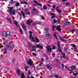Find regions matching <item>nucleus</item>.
Segmentation results:
<instances>
[{
  "label": "nucleus",
  "mask_w": 78,
  "mask_h": 78,
  "mask_svg": "<svg viewBox=\"0 0 78 78\" xmlns=\"http://www.w3.org/2000/svg\"><path fill=\"white\" fill-rule=\"evenodd\" d=\"M56 30H57V31H60L61 30V29L60 28V26L58 25L57 27H56Z\"/></svg>",
  "instance_id": "9d476101"
},
{
  "label": "nucleus",
  "mask_w": 78,
  "mask_h": 78,
  "mask_svg": "<svg viewBox=\"0 0 78 78\" xmlns=\"http://www.w3.org/2000/svg\"><path fill=\"white\" fill-rule=\"evenodd\" d=\"M6 35L7 36H10V34H9L10 33L9 31H7L6 32Z\"/></svg>",
  "instance_id": "6ab92c4d"
},
{
  "label": "nucleus",
  "mask_w": 78,
  "mask_h": 78,
  "mask_svg": "<svg viewBox=\"0 0 78 78\" xmlns=\"http://www.w3.org/2000/svg\"><path fill=\"white\" fill-rule=\"evenodd\" d=\"M34 2L35 3H36L37 4L38 3V2H37V1L34 0Z\"/></svg>",
  "instance_id": "864d4df0"
},
{
  "label": "nucleus",
  "mask_w": 78,
  "mask_h": 78,
  "mask_svg": "<svg viewBox=\"0 0 78 78\" xmlns=\"http://www.w3.org/2000/svg\"><path fill=\"white\" fill-rule=\"evenodd\" d=\"M29 34H30L29 35V38H30V40H31V38H32V34H31L32 33V32H31V31H29Z\"/></svg>",
  "instance_id": "6e6552de"
},
{
  "label": "nucleus",
  "mask_w": 78,
  "mask_h": 78,
  "mask_svg": "<svg viewBox=\"0 0 78 78\" xmlns=\"http://www.w3.org/2000/svg\"><path fill=\"white\" fill-rule=\"evenodd\" d=\"M55 7H56V5H54L53 6V8H55Z\"/></svg>",
  "instance_id": "bf43d9fd"
},
{
  "label": "nucleus",
  "mask_w": 78,
  "mask_h": 78,
  "mask_svg": "<svg viewBox=\"0 0 78 78\" xmlns=\"http://www.w3.org/2000/svg\"><path fill=\"white\" fill-rule=\"evenodd\" d=\"M75 30L73 29L72 30L71 32H72V33H74V32H75Z\"/></svg>",
  "instance_id": "79ce46f5"
},
{
  "label": "nucleus",
  "mask_w": 78,
  "mask_h": 78,
  "mask_svg": "<svg viewBox=\"0 0 78 78\" xmlns=\"http://www.w3.org/2000/svg\"><path fill=\"white\" fill-rule=\"evenodd\" d=\"M36 23H34L33 25V27L36 26Z\"/></svg>",
  "instance_id": "603ef678"
},
{
  "label": "nucleus",
  "mask_w": 78,
  "mask_h": 78,
  "mask_svg": "<svg viewBox=\"0 0 78 78\" xmlns=\"http://www.w3.org/2000/svg\"><path fill=\"white\" fill-rule=\"evenodd\" d=\"M21 13H22L23 18H25V13H24L23 12H21Z\"/></svg>",
  "instance_id": "aec40b11"
},
{
  "label": "nucleus",
  "mask_w": 78,
  "mask_h": 78,
  "mask_svg": "<svg viewBox=\"0 0 78 78\" xmlns=\"http://www.w3.org/2000/svg\"><path fill=\"white\" fill-rule=\"evenodd\" d=\"M15 5L16 6V7H18V6H19L20 5L19 4V2H17L15 4Z\"/></svg>",
  "instance_id": "412c9836"
},
{
  "label": "nucleus",
  "mask_w": 78,
  "mask_h": 78,
  "mask_svg": "<svg viewBox=\"0 0 78 78\" xmlns=\"http://www.w3.org/2000/svg\"><path fill=\"white\" fill-rule=\"evenodd\" d=\"M31 44L30 43L28 44L29 47H31Z\"/></svg>",
  "instance_id": "5fc2aeb1"
},
{
  "label": "nucleus",
  "mask_w": 78,
  "mask_h": 78,
  "mask_svg": "<svg viewBox=\"0 0 78 78\" xmlns=\"http://www.w3.org/2000/svg\"><path fill=\"white\" fill-rule=\"evenodd\" d=\"M2 34L3 36H5V37H6V32L5 31L3 32L2 33Z\"/></svg>",
  "instance_id": "f3484780"
},
{
  "label": "nucleus",
  "mask_w": 78,
  "mask_h": 78,
  "mask_svg": "<svg viewBox=\"0 0 78 78\" xmlns=\"http://www.w3.org/2000/svg\"><path fill=\"white\" fill-rule=\"evenodd\" d=\"M43 8L44 10H45V9H47V7L46 6L44 5L43 7Z\"/></svg>",
  "instance_id": "cd10ccee"
},
{
  "label": "nucleus",
  "mask_w": 78,
  "mask_h": 78,
  "mask_svg": "<svg viewBox=\"0 0 78 78\" xmlns=\"http://www.w3.org/2000/svg\"><path fill=\"white\" fill-rule=\"evenodd\" d=\"M14 47V45L13 44L11 46V44L8 43L5 46V47L4 48V50L5 52V54L7 53V50H12L13 49V48Z\"/></svg>",
  "instance_id": "f257e3e1"
},
{
  "label": "nucleus",
  "mask_w": 78,
  "mask_h": 78,
  "mask_svg": "<svg viewBox=\"0 0 78 78\" xmlns=\"http://www.w3.org/2000/svg\"><path fill=\"white\" fill-rule=\"evenodd\" d=\"M17 73H20V69H19L17 68Z\"/></svg>",
  "instance_id": "473e14b6"
},
{
  "label": "nucleus",
  "mask_w": 78,
  "mask_h": 78,
  "mask_svg": "<svg viewBox=\"0 0 78 78\" xmlns=\"http://www.w3.org/2000/svg\"><path fill=\"white\" fill-rule=\"evenodd\" d=\"M62 68H64V64L63 63L62 64Z\"/></svg>",
  "instance_id": "338daca9"
},
{
  "label": "nucleus",
  "mask_w": 78,
  "mask_h": 78,
  "mask_svg": "<svg viewBox=\"0 0 78 78\" xmlns=\"http://www.w3.org/2000/svg\"><path fill=\"white\" fill-rule=\"evenodd\" d=\"M46 48L48 51H49V52H51V47H50V46L48 45L46 47Z\"/></svg>",
  "instance_id": "7ed1b4c3"
},
{
  "label": "nucleus",
  "mask_w": 78,
  "mask_h": 78,
  "mask_svg": "<svg viewBox=\"0 0 78 78\" xmlns=\"http://www.w3.org/2000/svg\"><path fill=\"white\" fill-rule=\"evenodd\" d=\"M28 9H25L24 10V11L25 13H27L28 12Z\"/></svg>",
  "instance_id": "bb28decb"
},
{
  "label": "nucleus",
  "mask_w": 78,
  "mask_h": 78,
  "mask_svg": "<svg viewBox=\"0 0 78 78\" xmlns=\"http://www.w3.org/2000/svg\"><path fill=\"white\" fill-rule=\"evenodd\" d=\"M21 4H25V5H28V3L25 1L21 2Z\"/></svg>",
  "instance_id": "a211bd4d"
},
{
  "label": "nucleus",
  "mask_w": 78,
  "mask_h": 78,
  "mask_svg": "<svg viewBox=\"0 0 78 78\" xmlns=\"http://www.w3.org/2000/svg\"><path fill=\"white\" fill-rule=\"evenodd\" d=\"M57 46L59 48H60V44L59 43V42H58Z\"/></svg>",
  "instance_id": "c756f323"
},
{
  "label": "nucleus",
  "mask_w": 78,
  "mask_h": 78,
  "mask_svg": "<svg viewBox=\"0 0 78 78\" xmlns=\"http://www.w3.org/2000/svg\"><path fill=\"white\" fill-rule=\"evenodd\" d=\"M55 48H56V47H55V46H53L52 48V50H54V49H55Z\"/></svg>",
  "instance_id": "a18cd8bd"
},
{
  "label": "nucleus",
  "mask_w": 78,
  "mask_h": 78,
  "mask_svg": "<svg viewBox=\"0 0 78 78\" xmlns=\"http://www.w3.org/2000/svg\"><path fill=\"white\" fill-rule=\"evenodd\" d=\"M36 46H34L33 47L32 49H31L32 51H35L36 50Z\"/></svg>",
  "instance_id": "dca6fc26"
},
{
  "label": "nucleus",
  "mask_w": 78,
  "mask_h": 78,
  "mask_svg": "<svg viewBox=\"0 0 78 78\" xmlns=\"http://www.w3.org/2000/svg\"><path fill=\"white\" fill-rule=\"evenodd\" d=\"M73 71H71L69 73L70 74H72V73H73Z\"/></svg>",
  "instance_id": "4d7b16f0"
},
{
  "label": "nucleus",
  "mask_w": 78,
  "mask_h": 78,
  "mask_svg": "<svg viewBox=\"0 0 78 78\" xmlns=\"http://www.w3.org/2000/svg\"><path fill=\"white\" fill-rule=\"evenodd\" d=\"M53 22H54V23H56V22H57V20H56L55 19H54L53 20Z\"/></svg>",
  "instance_id": "a19ab883"
},
{
  "label": "nucleus",
  "mask_w": 78,
  "mask_h": 78,
  "mask_svg": "<svg viewBox=\"0 0 78 78\" xmlns=\"http://www.w3.org/2000/svg\"><path fill=\"white\" fill-rule=\"evenodd\" d=\"M32 54L34 56H36V54L34 53H33Z\"/></svg>",
  "instance_id": "c03bdc74"
},
{
  "label": "nucleus",
  "mask_w": 78,
  "mask_h": 78,
  "mask_svg": "<svg viewBox=\"0 0 78 78\" xmlns=\"http://www.w3.org/2000/svg\"><path fill=\"white\" fill-rule=\"evenodd\" d=\"M19 16H20V20H21V19H22V15L20 14L19 15Z\"/></svg>",
  "instance_id": "37998d69"
},
{
  "label": "nucleus",
  "mask_w": 78,
  "mask_h": 78,
  "mask_svg": "<svg viewBox=\"0 0 78 78\" xmlns=\"http://www.w3.org/2000/svg\"><path fill=\"white\" fill-rule=\"evenodd\" d=\"M20 31L21 33V34H23V31H22V30H20Z\"/></svg>",
  "instance_id": "3c124183"
},
{
  "label": "nucleus",
  "mask_w": 78,
  "mask_h": 78,
  "mask_svg": "<svg viewBox=\"0 0 78 78\" xmlns=\"http://www.w3.org/2000/svg\"><path fill=\"white\" fill-rule=\"evenodd\" d=\"M32 41H33V42H34L35 41V40H34V38L33 37H32Z\"/></svg>",
  "instance_id": "e433bc0d"
},
{
  "label": "nucleus",
  "mask_w": 78,
  "mask_h": 78,
  "mask_svg": "<svg viewBox=\"0 0 78 78\" xmlns=\"http://www.w3.org/2000/svg\"><path fill=\"white\" fill-rule=\"evenodd\" d=\"M37 11V9H35V8H34L33 9L32 11Z\"/></svg>",
  "instance_id": "ea45409f"
},
{
  "label": "nucleus",
  "mask_w": 78,
  "mask_h": 78,
  "mask_svg": "<svg viewBox=\"0 0 78 78\" xmlns=\"http://www.w3.org/2000/svg\"><path fill=\"white\" fill-rule=\"evenodd\" d=\"M76 32L77 34H78V30H76Z\"/></svg>",
  "instance_id": "680f3d73"
},
{
  "label": "nucleus",
  "mask_w": 78,
  "mask_h": 78,
  "mask_svg": "<svg viewBox=\"0 0 78 78\" xmlns=\"http://www.w3.org/2000/svg\"><path fill=\"white\" fill-rule=\"evenodd\" d=\"M36 48H38V47H39L41 49H42V48H43V46H40V45L38 44L36 45Z\"/></svg>",
  "instance_id": "1a4fd4ad"
},
{
  "label": "nucleus",
  "mask_w": 78,
  "mask_h": 78,
  "mask_svg": "<svg viewBox=\"0 0 78 78\" xmlns=\"http://www.w3.org/2000/svg\"><path fill=\"white\" fill-rule=\"evenodd\" d=\"M14 23H15V25H16V27H17V26L18 25V23H17V21H15L14 22Z\"/></svg>",
  "instance_id": "4be33fe9"
},
{
  "label": "nucleus",
  "mask_w": 78,
  "mask_h": 78,
  "mask_svg": "<svg viewBox=\"0 0 78 78\" xmlns=\"http://www.w3.org/2000/svg\"><path fill=\"white\" fill-rule=\"evenodd\" d=\"M54 76L56 78H58V75L56 74Z\"/></svg>",
  "instance_id": "8fccbe9b"
},
{
  "label": "nucleus",
  "mask_w": 78,
  "mask_h": 78,
  "mask_svg": "<svg viewBox=\"0 0 78 78\" xmlns=\"http://www.w3.org/2000/svg\"><path fill=\"white\" fill-rule=\"evenodd\" d=\"M56 28V26H53L52 29V31H54V30H55V28Z\"/></svg>",
  "instance_id": "393cba45"
},
{
  "label": "nucleus",
  "mask_w": 78,
  "mask_h": 78,
  "mask_svg": "<svg viewBox=\"0 0 78 78\" xmlns=\"http://www.w3.org/2000/svg\"><path fill=\"white\" fill-rule=\"evenodd\" d=\"M37 5H39V6H42V5L41 4L38 3Z\"/></svg>",
  "instance_id": "13d9d810"
},
{
  "label": "nucleus",
  "mask_w": 78,
  "mask_h": 78,
  "mask_svg": "<svg viewBox=\"0 0 78 78\" xmlns=\"http://www.w3.org/2000/svg\"><path fill=\"white\" fill-rule=\"evenodd\" d=\"M33 6H36V4H34L33 5Z\"/></svg>",
  "instance_id": "69168bd1"
},
{
  "label": "nucleus",
  "mask_w": 78,
  "mask_h": 78,
  "mask_svg": "<svg viewBox=\"0 0 78 78\" xmlns=\"http://www.w3.org/2000/svg\"><path fill=\"white\" fill-rule=\"evenodd\" d=\"M30 78H34V77L33 76H31Z\"/></svg>",
  "instance_id": "774afa93"
},
{
  "label": "nucleus",
  "mask_w": 78,
  "mask_h": 78,
  "mask_svg": "<svg viewBox=\"0 0 78 78\" xmlns=\"http://www.w3.org/2000/svg\"><path fill=\"white\" fill-rule=\"evenodd\" d=\"M64 50H65V51H67V48H64Z\"/></svg>",
  "instance_id": "09e8293b"
},
{
  "label": "nucleus",
  "mask_w": 78,
  "mask_h": 78,
  "mask_svg": "<svg viewBox=\"0 0 78 78\" xmlns=\"http://www.w3.org/2000/svg\"><path fill=\"white\" fill-rule=\"evenodd\" d=\"M73 47L74 48L75 50L76 48V45L75 44H73L72 45Z\"/></svg>",
  "instance_id": "c85d7f7f"
},
{
  "label": "nucleus",
  "mask_w": 78,
  "mask_h": 78,
  "mask_svg": "<svg viewBox=\"0 0 78 78\" xmlns=\"http://www.w3.org/2000/svg\"><path fill=\"white\" fill-rule=\"evenodd\" d=\"M60 6H58L56 8V10H58V9H59V8Z\"/></svg>",
  "instance_id": "49530a36"
},
{
  "label": "nucleus",
  "mask_w": 78,
  "mask_h": 78,
  "mask_svg": "<svg viewBox=\"0 0 78 78\" xmlns=\"http://www.w3.org/2000/svg\"><path fill=\"white\" fill-rule=\"evenodd\" d=\"M26 13L27 14H28V15H29V14H30V13L29 12H27Z\"/></svg>",
  "instance_id": "e2e57ef3"
},
{
  "label": "nucleus",
  "mask_w": 78,
  "mask_h": 78,
  "mask_svg": "<svg viewBox=\"0 0 78 78\" xmlns=\"http://www.w3.org/2000/svg\"><path fill=\"white\" fill-rule=\"evenodd\" d=\"M35 41L37 43H38L39 42V39L36 37H35Z\"/></svg>",
  "instance_id": "2eb2a0df"
},
{
  "label": "nucleus",
  "mask_w": 78,
  "mask_h": 78,
  "mask_svg": "<svg viewBox=\"0 0 78 78\" xmlns=\"http://www.w3.org/2000/svg\"><path fill=\"white\" fill-rule=\"evenodd\" d=\"M48 28H45L44 29V31L45 32V33H47V32H48Z\"/></svg>",
  "instance_id": "b1692460"
},
{
  "label": "nucleus",
  "mask_w": 78,
  "mask_h": 78,
  "mask_svg": "<svg viewBox=\"0 0 78 78\" xmlns=\"http://www.w3.org/2000/svg\"><path fill=\"white\" fill-rule=\"evenodd\" d=\"M61 41H62V42H67V41H66L64 40L61 39Z\"/></svg>",
  "instance_id": "f704fd0d"
},
{
  "label": "nucleus",
  "mask_w": 78,
  "mask_h": 78,
  "mask_svg": "<svg viewBox=\"0 0 78 78\" xmlns=\"http://www.w3.org/2000/svg\"><path fill=\"white\" fill-rule=\"evenodd\" d=\"M57 11L58 13H61V10L59 9L57 10Z\"/></svg>",
  "instance_id": "a878e982"
},
{
  "label": "nucleus",
  "mask_w": 78,
  "mask_h": 78,
  "mask_svg": "<svg viewBox=\"0 0 78 78\" xmlns=\"http://www.w3.org/2000/svg\"><path fill=\"white\" fill-rule=\"evenodd\" d=\"M50 15H52L53 16L51 17V19H53V18H55V14L53 13H50Z\"/></svg>",
  "instance_id": "9b49d317"
},
{
  "label": "nucleus",
  "mask_w": 78,
  "mask_h": 78,
  "mask_svg": "<svg viewBox=\"0 0 78 78\" xmlns=\"http://www.w3.org/2000/svg\"><path fill=\"white\" fill-rule=\"evenodd\" d=\"M28 69V66H27L25 67V69H26V72L27 71Z\"/></svg>",
  "instance_id": "c9c22d12"
},
{
  "label": "nucleus",
  "mask_w": 78,
  "mask_h": 78,
  "mask_svg": "<svg viewBox=\"0 0 78 78\" xmlns=\"http://www.w3.org/2000/svg\"><path fill=\"white\" fill-rule=\"evenodd\" d=\"M41 18L43 19V20H45V17L44 16H41Z\"/></svg>",
  "instance_id": "4c0bfd02"
},
{
  "label": "nucleus",
  "mask_w": 78,
  "mask_h": 78,
  "mask_svg": "<svg viewBox=\"0 0 78 78\" xmlns=\"http://www.w3.org/2000/svg\"><path fill=\"white\" fill-rule=\"evenodd\" d=\"M51 37V35L48 34H47L46 37V39H49V38H50Z\"/></svg>",
  "instance_id": "0eeeda50"
},
{
  "label": "nucleus",
  "mask_w": 78,
  "mask_h": 78,
  "mask_svg": "<svg viewBox=\"0 0 78 78\" xmlns=\"http://www.w3.org/2000/svg\"><path fill=\"white\" fill-rule=\"evenodd\" d=\"M42 64H43V62H41L40 63V66H41V65H42Z\"/></svg>",
  "instance_id": "0e129e2a"
},
{
  "label": "nucleus",
  "mask_w": 78,
  "mask_h": 78,
  "mask_svg": "<svg viewBox=\"0 0 78 78\" xmlns=\"http://www.w3.org/2000/svg\"><path fill=\"white\" fill-rule=\"evenodd\" d=\"M64 24L66 25H69L70 24V22L68 21H65L64 22Z\"/></svg>",
  "instance_id": "20e7f679"
},
{
  "label": "nucleus",
  "mask_w": 78,
  "mask_h": 78,
  "mask_svg": "<svg viewBox=\"0 0 78 78\" xmlns=\"http://www.w3.org/2000/svg\"><path fill=\"white\" fill-rule=\"evenodd\" d=\"M62 57L63 58H66V56H65V54L62 53Z\"/></svg>",
  "instance_id": "7c9ffc66"
},
{
  "label": "nucleus",
  "mask_w": 78,
  "mask_h": 78,
  "mask_svg": "<svg viewBox=\"0 0 78 78\" xmlns=\"http://www.w3.org/2000/svg\"><path fill=\"white\" fill-rule=\"evenodd\" d=\"M15 3V2L14 1H10L9 4H12L13 3Z\"/></svg>",
  "instance_id": "72a5a7b5"
},
{
  "label": "nucleus",
  "mask_w": 78,
  "mask_h": 78,
  "mask_svg": "<svg viewBox=\"0 0 78 78\" xmlns=\"http://www.w3.org/2000/svg\"><path fill=\"white\" fill-rule=\"evenodd\" d=\"M8 8H9L10 10V12H9L10 15H15L16 14V11L15 10H13L12 8H11L9 7H8Z\"/></svg>",
  "instance_id": "f03ea898"
},
{
  "label": "nucleus",
  "mask_w": 78,
  "mask_h": 78,
  "mask_svg": "<svg viewBox=\"0 0 78 78\" xmlns=\"http://www.w3.org/2000/svg\"><path fill=\"white\" fill-rule=\"evenodd\" d=\"M28 63L29 65H30V66L31 65L33 64L31 60H28Z\"/></svg>",
  "instance_id": "4468645a"
},
{
  "label": "nucleus",
  "mask_w": 78,
  "mask_h": 78,
  "mask_svg": "<svg viewBox=\"0 0 78 78\" xmlns=\"http://www.w3.org/2000/svg\"><path fill=\"white\" fill-rule=\"evenodd\" d=\"M21 78H25V75L23 73L21 74Z\"/></svg>",
  "instance_id": "5701e85b"
},
{
  "label": "nucleus",
  "mask_w": 78,
  "mask_h": 78,
  "mask_svg": "<svg viewBox=\"0 0 78 78\" xmlns=\"http://www.w3.org/2000/svg\"><path fill=\"white\" fill-rule=\"evenodd\" d=\"M21 26L23 30H24L25 31H26L27 30V28H26V26H25V25L23 24H21Z\"/></svg>",
  "instance_id": "39448f33"
},
{
  "label": "nucleus",
  "mask_w": 78,
  "mask_h": 78,
  "mask_svg": "<svg viewBox=\"0 0 78 78\" xmlns=\"http://www.w3.org/2000/svg\"><path fill=\"white\" fill-rule=\"evenodd\" d=\"M33 21L32 20H28L27 21V23L28 25H30V23L31 22H33Z\"/></svg>",
  "instance_id": "f8f14e48"
},
{
  "label": "nucleus",
  "mask_w": 78,
  "mask_h": 78,
  "mask_svg": "<svg viewBox=\"0 0 78 78\" xmlns=\"http://www.w3.org/2000/svg\"><path fill=\"white\" fill-rule=\"evenodd\" d=\"M70 5V4H69V3L68 2H66V5L67 6V5Z\"/></svg>",
  "instance_id": "6e6d98bb"
},
{
  "label": "nucleus",
  "mask_w": 78,
  "mask_h": 78,
  "mask_svg": "<svg viewBox=\"0 0 78 78\" xmlns=\"http://www.w3.org/2000/svg\"><path fill=\"white\" fill-rule=\"evenodd\" d=\"M6 20H7L10 23H12V22H11V19L9 18V16H8L6 18Z\"/></svg>",
  "instance_id": "423d86ee"
},
{
  "label": "nucleus",
  "mask_w": 78,
  "mask_h": 78,
  "mask_svg": "<svg viewBox=\"0 0 78 78\" xmlns=\"http://www.w3.org/2000/svg\"><path fill=\"white\" fill-rule=\"evenodd\" d=\"M75 67L74 66H72L71 67V70H73V69H75Z\"/></svg>",
  "instance_id": "58836bf2"
},
{
  "label": "nucleus",
  "mask_w": 78,
  "mask_h": 78,
  "mask_svg": "<svg viewBox=\"0 0 78 78\" xmlns=\"http://www.w3.org/2000/svg\"><path fill=\"white\" fill-rule=\"evenodd\" d=\"M57 22L58 23L60 22V21L59 20H57Z\"/></svg>",
  "instance_id": "052dcab7"
},
{
  "label": "nucleus",
  "mask_w": 78,
  "mask_h": 78,
  "mask_svg": "<svg viewBox=\"0 0 78 78\" xmlns=\"http://www.w3.org/2000/svg\"><path fill=\"white\" fill-rule=\"evenodd\" d=\"M54 36L55 37L56 39H57V36H56V33H54Z\"/></svg>",
  "instance_id": "2f4dec72"
},
{
  "label": "nucleus",
  "mask_w": 78,
  "mask_h": 78,
  "mask_svg": "<svg viewBox=\"0 0 78 78\" xmlns=\"http://www.w3.org/2000/svg\"><path fill=\"white\" fill-rule=\"evenodd\" d=\"M58 50L59 51H60V52H62V50L61 49H60V48H58Z\"/></svg>",
  "instance_id": "de8ad7c7"
},
{
  "label": "nucleus",
  "mask_w": 78,
  "mask_h": 78,
  "mask_svg": "<svg viewBox=\"0 0 78 78\" xmlns=\"http://www.w3.org/2000/svg\"><path fill=\"white\" fill-rule=\"evenodd\" d=\"M47 67L48 69H49V70H51L52 69V68H51V67L50 66V65H49L48 64L47 65Z\"/></svg>",
  "instance_id": "ddd939ff"
}]
</instances>
